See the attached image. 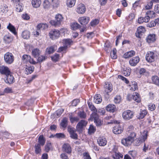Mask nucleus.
<instances>
[{"label": "nucleus", "instance_id": "1", "mask_svg": "<svg viewBox=\"0 0 159 159\" xmlns=\"http://www.w3.org/2000/svg\"><path fill=\"white\" fill-rule=\"evenodd\" d=\"M136 136V134L134 132L131 133L128 137L122 139L121 143L122 144L125 146H129L134 142V139Z\"/></svg>", "mask_w": 159, "mask_h": 159}, {"label": "nucleus", "instance_id": "2", "mask_svg": "<svg viewBox=\"0 0 159 159\" xmlns=\"http://www.w3.org/2000/svg\"><path fill=\"white\" fill-rule=\"evenodd\" d=\"M91 117L94 119V122L97 127L100 126L103 124V121L99 117V116L97 113L94 112L92 113Z\"/></svg>", "mask_w": 159, "mask_h": 159}, {"label": "nucleus", "instance_id": "3", "mask_svg": "<svg viewBox=\"0 0 159 159\" xmlns=\"http://www.w3.org/2000/svg\"><path fill=\"white\" fill-rule=\"evenodd\" d=\"M4 60L7 64H11L14 61V57L12 53L7 52L4 55Z\"/></svg>", "mask_w": 159, "mask_h": 159}, {"label": "nucleus", "instance_id": "4", "mask_svg": "<svg viewBox=\"0 0 159 159\" xmlns=\"http://www.w3.org/2000/svg\"><path fill=\"white\" fill-rule=\"evenodd\" d=\"M60 32L58 30L53 29L49 32L50 38L52 39H55L58 38L60 35Z\"/></svg>", "mask_w": 159, "mask_h": 159}, {"label": "nucleus", "instance_id": "5", "mask_svg": "<svg viewBox=\"0 0 159 159\" xmlns=\"http://www.w3.org/2000/svg\"><path fill=\"white\" fill-rule=\"evenodd\" d=\"M87 122L84 120H81L77 124L76 128L77 131L80 132H82L83 128L86 125Z\"/></svg>", "mask_w": 159, "mask_h": 159}, {"label": "nucleus", "instance_id": "6", "mask_svg": "<svg viewBox=\"0 0 159 159\" xmlns=\"http://www.w3.org/2000/svg\"><path fill=\"white\" fill-rule=\"evenodd\" d=\"M133 116L134 112L129 110L125 111L122 113V117L126 120H128L132 119Z\"/></svg>", "mask_w": 159, "mask_h": 159}, {"label": "nucleus", "instance_id": "7", "mask_svg": "<svg viewBox=\"0 0 159 159\" xmlns=\"http://www.w3.org/2000/svg\"><path fill=\"white\" fill-rule=\"evenodd\" d=\"M22 60L23 62L25 63L29 62L30 63L35 64L36 62L30 56L24 54L22 57Z\"/></svg>", "mask_w": 159, "mask_h": 159}, {"label": "nucleus", "instance_id": "8", "mask_svg": "<svg viewBox=\"0 0 159 159\" xmlns=\"http://www.w3.org/2000/svg\"><path fill=\"white\" fill-rule=\"evenodd\" d=\"M97 143L100 146H104L107 143V140L106 138L104 136L98 137L97 139Z\"/></svg>", "mask_w": 159, "mask_h": 159}, {"label": "nucleus", "instance_id": "9", "mask_svg": "<svg viewBox=\"0 0 159 159\" xmlns=\"http://www.w3.org/2000/svg\"><path fill=\"white\" fill-rule=\"evenodd\" d=\"M155 55L153 52H149L146 56V59L149 62H152L154 61Z\"/></svg>", "mask_w": 159, "mask_h": 159}, {"label": "nucleus", "instance_id": "10", "mask_svg": "<svg viewBox=\"0 0 159 159\" xmlns=\"http://www.w3.org/2000/svg\"><path fill=\"white\" fill-rule=\"evenodd\" d=\"M0 72L1 74L5 75H6L11 73L8 67L4 66H0Z\"/></svg>", "mask_w": 159, "mask_h": 159}, {"label": "nucleus", "instance_id": "11", "mask_svg": "<svg viewBox=\"0 0 159 159\" xmlns=\"http://www.w3.org/2000/svg\"><path fill=\"white\" fill-rule=\"evenodd\" d=\"M86 10V8L84 5L82 3L79 4L76 9V11L80 14L84 13Z\"/></svg>", "mask_w": 159, "mask_h": 159}, {"label": "nucleus", "instance_id": "12", "mask_svg": "<svg viewBox=\"0 0 159 159\" xmlns=\"http://www.w3.org/2000/svg\"><path fill=\"white\" fill-rule=\"evenodd\" d=\"M75 129L72 127H68V130L70 134L71 138L73 139H77L78 138L77 134L75 133Z\"/></svg>", "mask_w": 159, "mask_h": 159}, {"label": "nucleus", "instance_id": "13", "mask_svg": "<svg viewBox=\"0 0 159 159\" xmlns=\"http://www.w3.org/2000/svg\"><path fill=\"white\" fill-rule=\"evenodd\" d=\"M146 31L145 28L143 26H139L137 29L136 36L137 37L140 38L142 34Z\"/></svg>", "mask_w": 159, "mask_h": 159}, {"label": "nucleus", "instance_id": "14", "mask_svg": "<svg viewBox=\"0 0 159 159\" xmlns=\"http://www.w3.org/2000/svg\"><path fill=\"white\" fill-rule=\"evenodd\" d=\"M90 20L89 17L87 16H83L79 19V21L82 25H85L88 23Z\"/></svg>", "mask_w": 159, "mask_h": 159}, {"label": "nucleus", "instance_id": "15", "mask_svg": "<svg viewBox=\"0 0 159 159\" xmlns=\"http://www.w3.org/2000/svg\"><path fill=\"white\" fill-rule=\"evenodd\" d=\"M104 89L105 92L107 93L110 92L112 90V84L109 82L105 83V84L104 87Z\"/></svg>", "mask_w": 159, "mask_h": 159}, {"label": "nucleus", "instance_id": "16", "mask_svg": "<svg viewBox=\"0 0 159 159\" xmlns=\"http://www.w3.org/2000/svg\"><path fill=\"white\" fill-rule=\"evenodd\" d=\"M140 58L139 57L137 56L131 59L129 61V63L132 66H135L139 62Z\"/></svg>", "mask_w": 159, "mask_h": 159}, {"label": "nucleus", "instance_id": "17", "mask_svg": "<svg viewBox=\"0 0 159 159\" xmlns=\"http://www.w3.org/2000/svg\"><path fill=\"white\" fill-rule=\"evenodd\" d=\"M131 96V95H129L127 96V99L130 100V99H129V97ZM131 97L133 98V99L135 102H139L140 101V98L139 97V95L138 93L136 92L134 93L131 96Z\"/></svg>", "mask_w": 159, "mask_h": 159}, {"label": "nucleus", "instance_id": "18", "mask_svg": "<svg viewBox=\"0 0 159 159\" xmlns=\"http://www.w3.org/2000/svg\"><path fill=\"white\" fill-rule=\"evenodd\" d=\"M46 25L43 24H40L37 26V30L34 32V35L38 36L40 33V29H43Z\"/></svg>", "mask_w": 159, "mask_h": 159}, {"label": "nucleus", "instance_id": "19", "mask_svg": "<svg viewBox=\"0 0 159 159\" xmlns=\"http://www.w3.org/2000/svg\"><path fill=\"white\" fill-rule=\"evenodd\" d=\"M123 128L122 127H120L119 125H117L113 127V132L116 134H120L123 131Z\"/></svg>", "mask_w": 159, "mask_h": 159}, {"label": "nucleus", "instance_id": "20", "mask_svg": "<svg viewBox=\"0 0 159 159\" xmlns=\"http://www.w3.org/2000/svg\"><path fill=\"white\" fill-rule=\"evenodd\" d=\"M69 120L70 122L73 124L75 122H77L79 121L80 119L78 116H73V113H70L69 114Z\"/></svg>", "mask_w": 159, "mask_h": 159}, {"label": "nucleus", "instance_id": "21", "mask_svg": "<svg viewBox=\"0 0 159 159\" xmlns=\"http://www.w3.org/2000/svg\"><path fill=\"white\" fill-rule=\"evenodd\" d=\"M147 131H144L141 134V135L140 138V140L137 141V142H138V143H139L141 142H144L147 139Z\"/></svg>", "mask_w": 159, "mask_h": 159}, {"label": "nucleus", "instance_id": "22", "mask_svg": "<svg viewBox=\"0 0 159 159\" xmlns=\"http://www.w3.org/2000/svg\"><path fill=\"white\" fill-rule=\"evenodd\" d=\"M128 86L130 90L132 91H134L136 89H138L137 83L135 81L131 82V83H129Z\"/></svg>", "mask_w": 159, "mask_h": 159}, {"label": "nucleus", "instance_id": "23", "mask_svg": "<svg viewBox=\"0 0 159 159\" xmlns=\"http://www.w3.org/2000/svg\"><path fill=\"white\" fill-rule=\"evenodd\" d=\"M62 149L65 152L68 153H70L71 152V148L69 144H64L62 146Z\"/></svg>", "mask_w": 159, "mask_h": 159}, {"label": "nucleus", "instance_id": "24", "mask_svg": "<svg viewBox=\"0 0 159 159\" xmlns=\"http://www.w3.org/2000/svg\"><path fill=\"white\" fill-rule=\"evenodd\" d=\"M6 76L7 78L5 80V81L6 83L11 84L13 83L14 78L13 76L11 75V74L6 75Z\"/></svg>", "mask_w": 159, "mask_h": 159}, {"label": "nucleus", "instance_id": "25", "mask_svg": "<svg viewBox=\"0 0 159 159\" xmlns=\"http://www.w3.org/2000/svg\"><path fill=\"white\" fill-rule=\"evenodd\" d=\"M57 49V46L53 45L47 48L46 49V52L48 54H50L53 53Z\"/></svg>", "mask_w": 159, "mask_h": 159}, {"label": "nucleus", "instance_id": "26", "mask_svg": "<svg viewBox=\"0 0 159 159\" xmlns=\"http://www.w3.org/2000/svg\"><path fill=\"white\" fill-rule=\"evenodd\" d=\"M21 36L24 39H29L30 36V31L27 30L23 31L22 33Z\"/></svg>", "mask_w": 159, "mask_h": 159}, {"label": "nucleus", "instance_id": "27", "mask_svg": "<svg viewBox=\"0 0 159 159\" xmlns=\"http://www.w3.org/2000/svg\"><path fill=\"white\" fill-rule=\"evenodd\" d=\"M102 98L101 95L99 94L95 95L94 98V102L97 104H99L102 101Z\"/></svg>", "mask_w": 159, "mask_h": 159}, {"label": "nucleus", "instance_id": "28", "mask_svg": "<svg viewBox=\"0 0 159 159\" xmlns=\"http://www.w3.org/2000/svg\"><path fill=\"white\" fill-rule=\"evenodd\" d=\"M106 109L110 112H114L116 111V107L113 104H110L106 107Z\"/></svg>", "mask_w": 159, "mask_h": 159}, {"label": "nucleus", "instance_id": "29", "mask_svg": "<svg viewBox=\"0 0 159 159\" xmlns=\"http://www.w3.org/2000/svg\"><path fill=\"white\" fill-rule=\"evenodd\" d=\"M135 54V52L131 50L125 53L123 55V57L125 58H127L134 56Z\"/></svg>", "mask_w": 159, "mask_h": 159}, {"label": "nucleus", "instance_id": "30", "mask_svg": "<svg viewBox=\"0 0 159 159\" xmlns=\"http://www.w3.org/2000/svg\"><path fill=\"white\" fill-rule=\"evenodd\" d=\"M41 4L40 0H32V4L34 8H38L40 7Z\"/></svg>", "mask_w": 159, "mask_h": 159}, {"label": "nucleus", "instance_id": "31", "mask_svg": "<svg viewBox=\"0 0 159 159\" xmlns=\"http://www.w3.org/2000/svg\"><path fill=\"white\" fill-rule=\"evenodd\" d=\"M147 41L148 43L154 42L156 40L155 35L152 34L149 35L147 37Z\"/></svg>", "mask_w": 159, "mask_h": 159}, {"label": "nucleus", "instance_id": "32", "mask_svg": "<svg viewBox=\"0 0 159 159\" xmlns=\"http://www.w3.org/2000/svg\"><path fill=\"white\" fill-rule=\"evenodd\" d=\"M63 43L65 46L67 48L68 46H70L73 43V41L70 39H64L63 40Z\"/></svg>", "mask_w": 159, "mask_h": 159}, {"label": "nucleus", "instance_id": "33", "mask_svg": "<svg viewBox=\"0 0 159 159\" xmlns=\"http://www.w3.org/2000/svg\"><path fill=\"white\" fill-rule=\"evenodd\" d=\"M149 21V18L147 17L146 16L145 17H141L139 18L138 21V23L141 24L143 22H147Z\"/></svg>", "mask_w": 159, "mask_h": 159}, {"label": "nucleus", "instance_id": "34", "mask_svg": "<svg viewBox=\"0 0 159 159\" xmlns=\"http://www.w3.org/2000/svg\"><path fill=\"white\" fill-rule=\"evenodd\" d=\"M147 113V111L146 110L141 109L138 116V118L139 119L143 118Z\"/></svg>", "mask_w": 159, "mask_h": 159}, {"label": "nucleus", "instance_id": "35", "mask_svg": "<svg viewBox=\"0 0 159 159\" xmlns=\"http://www.w3.org/2000/svg\"><path fill=\"white\" fill-rule=\"evenodd\" d=\"M51 4L53 8H57L60 6L59 0H52Z\"/></svg>", "mask_w": 159, "mask_h": 159}, {"label": "nucleus", "instance_id": "36", "mask_svg": "<svg viewBox=\"0 0 159 159\" xmlns=\"http://www.w3.org/2000/svg\"><path fill=\"white\" fill-rule=\"evenodd\" d=\"M32 55L35 58L38 57L40 54V50L38 48L33 49L32 52Z\"/></svg>", "mask_w": 159, "mask_h": 159}, {"label": "nucleus", "instance_id": "37", "mask_svg": "<svg viewBox=\"0 0 159 159\" xmlns=\"http://www.w3.org/2000/svg\"><path fill=\"white\" fill-rule=\"evenodd\" d=\"M7 28L14 34L16 35L17 34V33L16 31L15 27L11 24L9 23V25L7 26Z\"/></svg>", "mask_w": 159, "mask_h": 159}, {"label": "nucleus", "instance_id": "38", "mask_svg": "<svg viewBox=\"0 0 159 159\" xmlns=\"http://www.w3.org/2000/svg\"><path fill=\"white\" fill-rule=\"evenodd\" d=\"M12 40V37L9 35H6L4 36V40L6 43H10Z\"/></svg>", "mask_w": 159, "mask_h": 159}, {"label": "nucleus", "instance_id": "39", "mask_svg": "<svg viewBox=\"0 0 159 159\" xmlns=\"http://www.w3.org/2000/svg\"><path fill=\"white\" fill-rule=\"evenodd\" d=\"M34 67L33 66H27L25 69V73L27 74H30L34 71Z\"/></svg>", "mask_w": 159, "mask_h": 159}, {"label": "nucleus", "instance_id": "40", "mask_svg": "<svg viewBox=\"0 0 159 159\" xmlns=\"http://www.w3.org/2000/svg\"><path fill=\"white\" fill-rule=\"evenodd\" d=\"M146 15L147 17L149 18V20L150 18H153L155 16V13L153 11H149L146 12Z\"/></svg>", "mask_w": 159, "mask_h": 159}, {"label": "nucleus", "instance_id": "41", "mask_svg": "<svg viewBox=\"0 0 159 159\" xmlns=\"http://www.w3.org/2000/svg\"><path fill=\"white\" fill-rule=\"evenodd\" d=\"M111 47L110 43L109 42H107L105 43L104 49L107 52H110Z\"/></svg>", "mask_w": 159, "mask_h": 159}, {"label": "nucleus", "instance_id": "42", "mask_svg": "<svg viewBox=\"0 0 159 159\" xmlns=\"http://www.w3.org/2000/svg\"><path fill=\"white\" fill-rule=\"evenodd\" d=\"M152 83L157 86H159V77L157 76H153L152 78Z\"/></svg>", "mask_w": 159, "mask_h": 159}, {"label": "nucleus", "instance_id": "43", "mask_svg": "<svg viewBox=\"0 0 159 159\" xmlns=\"http://www.w3.org/2000/svg\"><path fill=\"white\" fill-rule=\"evenodd\" d=\"M131 71V69L129 68H126L123 69L122 71V73L125 76H128L130 74Z\"/></svg>", "mask_w": 159, "mask_h": 159}, {"label": "nucleus", "instance_id": "44", "mask_svg": "<svg viewBox=\"0 0 159 159\" xmlns=\"http://www.w3.org/2000/svg\"><path fill=\"white\" fill-rule=\"evenodd\" d=\"M75 3V0H67L66 4L67 6L69 7H71L74 6Z\"/></svg>", "mask_w": 159, "mask_h": 159}, {"label": "nucleus", "instance_id": "45", "mask_svg": "<svg viewBox=\"0 0 159 159\" xmlns=\"http://www.w3.org/2000/svg\"><path fill=\"white\" fill-rule=\"evenodd\" d=\"M45 139L43 135H41L39 136L38 139V142L40 145L43 146L45 143Z\"/></svg>", "mask_w": 159, "mask_h": 159}, {"label": "nucleus", "instance_id": "46", "mask_svg": "<svg viewBox=\"0 0 159 159\" xmlns=\"http://www.w3.org/2000/svg\"><path fill=\"white\" fill-rule=\"evenodd\" d=\"M40 146L41 145L39 143L36 144L35 145V152L37 154H39L41 152V149Z\"/></svg>", "mask_w": 159, "mask_h": 159}, {"label": "nucleus", "instance_id": "47", "mask_svg": "<svg viewBox=\"0 0 159 159\" xmlns=\"http://www.w3.org/2000/svg\"><path fill=\"white\" fill-rule=\"evenodd\" d=\"M8 7L6 4H3L1 6L0 8V11L2 13L7 12L8 11Z\"/></svg>", "mask_w": 159, "mask_h": 159}, {"label": "nucleus", "instance_id": "48", "mask_svg": "<svg viewBox=\"0 0 159 159\" xmlns=\"http://www.w3.org/2000/svg\"><path fill=\"white\" fill-rule=\"evenodd\" d=\"M56 20L59 22V23L61 24V23L63 21V18L61 15L57 14L56 15L55 17Z\"/></svg>", "mask_w": 159, "mask_h": 159}, {"label": "nucleus", "instance_id": "49", "mask_svg": "<svg viewBox=\"0 0 159 159\" xmlns=\"http://www.w3.org/2000/svg\"><path fill=\"white\" fill-rule=\"evenodd\" d=\"M68 120L66 118H64L62 120L61 123V125L63 128H65L66 127L67 125Z\"/></svg>", "mask_w": 159, "mask_h": 159}, {"label": "nucleus", "instance_id": "50", "mask_svg": "<svg viewBox=\"0 0 159 159\" xmlns=\"http://www.w3.org/2000/svg\"><path fill=\"white\" fill-rule=\"evenodd\" d=\"M111 56L113 59H115L117 58L116 50V48H113L112 51L111 52Z\"/></svg>", "mask_w": 159, "mask_h": 159}, {"label": "nucleus", "instance_id": "51", "mask_svg": "<svg viewBox=\"0 0 159 159\" xmlns=\"http://www.w3.org/2000/svg\"><path fill=\"white\" fill-rule=\"evenodd\" d=\"M114 159H120V158H122L123 155L119 153H116L112 155Z\"/></svg>", "mask_w": 159, "mask_h": 159}, {"label": "nucleus", "instance_id": "52", "mask_svg": "<svg viewBox=\"0 0 159 159\" xmlns=\"http://www.w3.org/2000/svg\"><path fill=\"white\" fill-rule=\"evenodd\" d=\"M153 4L152 1H150L147 2V4L145 6V7L146 9H150L152 8Z\"/></svg>", "mask_w": 159, "mask_h": 159}, {"label": "nucleus", "instance_id": "53", "mask_svg": "<svg viewBox=\"0 0 159 159\" xmlns=\"http://www.w3.org/2000/svg\"><path fill=\"white\" fill-rule=\"evenodd\" d=\"M77 115L81 119H84L86 117V114L84 111H79L77 113Z\"/></svg>", "mask_w": 159, "mask_h": 159}, {"label": "nucleus", "instance_id": "54", "mask_svg": "<svg viewBox=\"0 0 159 159\" xmlns=\"http://www.w3.org/2000/svg\"><path fill=\"white\" fill-rule=\"evenodd\" d=\"M52 60L54 62H56L58 61L59 58V55L58 54H55L53 56L51 57Z\"/></svg>", "mask_w": 159, "mask_h": 159}, {"label": "nucleus", "instance_id": "55", "mask_svg": "<svg viewBox=\"0 0 159 159\" xmlns=\"http://www.w3.org/2000/svg\"><path fill=\"white\" fill-rule=\"evenodd\" d=\"M50 4L48 0H45L43 2V7L45 9H48L50 7Z\"/></svg>", "mask_w": 159, "mask_h": 159}, {"label": "nucleus", "instance_id": "56", "mask_svg": "<svg viewBox=\"0 0 159 159\" xmlns=\"http://www.w3.org/2000/svg\"><path fill=\"white\" fill-rule=\"evenodd\" d=\"M67 48L66 46L64 45L63 46H61L59 47L57 50V52H66V51L67 49Z\"/></svg>", "mask_w": 159, "mask_h": 159}, {"label": "nucleus", "instance_id": "57", "mask_svg": "<svg viewBox=\"0 0 159 159\" xmlns=\"http://www.w3.org/2000/svg\"><path fill=\"white\" fill-rule=\"evenodd\" d=\"M50 24L52 25L55 26H57L59 25L60 24L59 23V22L57 21L56 19L55 20H52L50 21Z\"/></svg>", "mask_w": 159, "mask_h": 159}, {"label": "nucleus", "instance_id": "58", "mask_svg": "<svg viewBox=\"0 0 159 159\" xmlns=\"http://www.w3.org/2000/svg\"><path fill=\"white\" fill-rule=\"evenodd\" d=\"M96 128L93 125H90L89 129V133H93L96 131Z\"/></svg>", "mask_w": 159, "mask_h": 159}, {"label": "nucleus", "instance_id": "59", "mask_svg": "<svg viewBox=\"0 0 159 159\" xmlns=\"http://www.w3.org/2000/svg\"><path fill=\"white\" fill-rule=\"evenodd\" d=\"M71 28L73 30H75L78 29L80 25L77 23H73L71 25Z\"/></svg>", "mask_w": 159, "mask_h": 159}, {"label": "nucleus", "instance_id": "60", "mask_svg": "<svg viewBox=\"0 0 159 159\" xmlns=\"http://www.w3.org/2000/svg\"><path fill=\"white\" fill-rule=\"evenodd\" d=\"M83 159H91L89 153L88 152H84L83 153Z\"/></svg>", "mask_w": 159, "mask_h": 159}, {"label": "nucleus", "instance_id": "61", "mask_svg": "<svg viewBox=\"0 0 159 159\" xmlns=\"http://www.w3.org/2000/svg\"><path fill=\"white\" fill-rule=\"evenodd\" d=\"M121 101V98L120 96H116L114 99V102L116 104L119 103Z\"/></svg>", "mask_w": 159, "mask_h": 159}, {"label": "nucleus", "instance_id": "62", "mask_svg": "<svg viewBox=\"0 0 159 159\" xmlns=\"http://www.w3.org/2000/svg\"><path fill=\"white\" fill-rule=\"evenodd\" d=\"M139 73L140 75H146L148 74H149L146 71L145 69L143 68L140 69L139 71Z\"/></svg>", "mask_w": 159, "mask_h": 159}, {"label": "nucleus", "instance_id": "63", "mask_svg": "<svg viewBox=\"0 0 159 159\" xmlns=\"http://www.w3.org/2000/svg\"><path fill=\"white\" fill-rule=\"evenodd\" d=\"M3 136L6 139H9L11 138V135L7 131L2 133Z\"/></svg>", "mask_w": 159, "mask_h": 159}, {"label": "nucleus", "instance_id": "64", "mask_svg": "<svg viewBox=\"0 0 159 159\" xmlns=\"http://www.w3.org/2000/svg\"><path fill=\"white\" fill-rule=\"evenodd\" d=\"M99 22V20L97 19H95L93 20L90 22V25L92 26H94L95 25L98 24Z\"/></svg>", "mask_w": 159, "mask_h": 159}]
</instances>
